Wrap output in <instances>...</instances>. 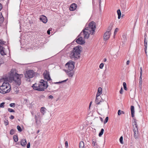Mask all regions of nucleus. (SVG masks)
<instances>
[{"instance_id":"obj_1","label":"nucleus","mask_w":148,"mask_h":148,"mask_svg":"<svg viewBox=\"0 0 148 148\" xmlns=\"http://www.w3.org/2000/svg\"><path fill=\"white\" fill-rule=\"evenodd\" d=\"M23 77L22 74L19 75L16 72H11L7 79L9 82H14L16 85L19 86L21 84V78Z\"/></svg>"},{"instance_id":"obj_2","label":"nucleus","mask_w":148,"mask_h":148,"mask_svg":"<svg viewBox=\"0 0 148 148\" xmlns=\"http://www.w3.org/2000/svg\"><path fill=\"white\" fill-rule=\"evenodd\" d=\"M131 111L132 117L133 118V130L134 132V136L136 139L137 138L138 136V130L136 120L134 118V107L133 106H131Z\"/></svg>"},{"instance_id":"obj_3","label":"nucleus","mask_w":148,"mask_h":148,"mask_svg":"<svg viewBox=\"0 0 148 148\" xmlns=\"http://www.w3.org/2000/svg\"><path fill=\"white\" fill-rule=\"evenodd\" d=\"M82 50V47L80 45L75 47L70 54L71 58L74 60H76L80 56V53Z\"/></svg>"},{"instance_id":"obj_4","label":"nucleus","mask_w":148,"mask_h":148,"mask_svg":"<svg viewBox=\"0 0 148 148\" xmlns=\"http://www.w3.org/2000/svg\"><path fill=\"white\" fill-rule=\"evenodd\" d=\"M47 82L41 79L38 84L35 83L33 85L32 87L36 90L42 91L44 90L47 87Z\"/></svg>"},{"instance_id":"obj_5","label":"nucleus","mask_w":148,"mask_h":148,"mask_svg":"<svg viewBox=\"0 0 148 148\" xmlns=\"http://www.w3.org/2000/svg\"><path fill=\"white\" fill-rule=\"evenodd\" d=\"M11 89L10 86L8 82H3L2 85L0 86V93L5 94L9 92Z\"/></svg>"},{"instance_id":"obj_6","label":"nucleus","mask_w":148,"mask_h":148,"mask_svg":"<svg viewBox=\"0 0 148 148\" xmlns=\"http://www.w3.org/2000/svg\"><path fill=\"white\" fill-rule=\"evenodd\" d=\"M95 28V23L93 21H92L89 23L88 27H87L85 28L86 30L90 31L91 34L93 35L94 33Z\"/></svg>"},{"instance_id":"obj_7","label":"nucleus","mask_w":148,"mask_h":148,"mask_svg":"<svg viewBox=\"0 0 148 148\" xmlns=\"http://www.w3.org/2000/svg\"><path fill=\"white\" fill-rule=\"evenodd\" d=\"M34 71L33 70H30L26 72L25 74V77L26 80L30 81V79L32 78L34 76Z\"/></svg>"},{"instance_id":"obj_8","label":"nucleus","mask_w":148,"mask_h":148,"mask_svg":"<svg viewBox=\"0 0 148 148\" xmlns=\"http://www.w3.org/2000/svg\"><path fill=\"white\" fill-rule=\"evenodd\" d=\"M90 34H91V33H90V31L86 30V29L85 28V29L83 30L82 32L80 33L79 36H82L84 39H87L89 38Z\"/></svg>"},{"instance_id":"obj_9","label":"nucleus","mask_w":148,"mask_h":148,"mask_svg":"<svg viewBox=\"0 0 148 148\" xmlns=\"http://www.w3.org/2000/svg\"><path fill=\"white\" fill-rule=\"evenodd\" d=\"M74 64L75 62L71 60L69 61L66 63L65 65V67L68 69L67 70H73L74 68Z\"/></svg>"},{"instance_id":"obj_10","label":"nucleus","mask_w":148,"mask_h":148,"mask_svg":"<svg viewBox=\"0 0 148 148\" xmlns=\"http://www.w3.org/2000/svg\"><path fill=\"white\" fill-rule=\"evenodd\" d=\"M80 37L77 38L76 40V42L78 44L82 45L84 44L85 42L84 40L82 38L83 36H80Z\"/></svg>"},{"instance_id":"obj_11","label":"nucleus","mask_w":148,"mask_h":148,"mask_svg":"<svg viewBox=\"0 0 148 148\" xmlns=\"http://www.w3.org/2000/svg\"><path fill=\"white\" fill-rule=\"evenodd\" d=\"M111 33L110 31L106 32L104 34L103 39L105 40H108L110 38Z\"/></svg>"},{"instance_id":"obj_12","label":"nucleus","mask_w":148,"mask_h":148,"mask_svg":"<svg viewBox=\"0 0 148 148\" xmlns=\"http://www.w3.org/2000/svg\"><path fill=\"white\" fill-rule=\"evenodd\" d=\"M142 68L140 67V82H139V87L140 90H142Z\"/></svg>"},{"instance_id":"obj_13","label":"nucleus","mask_w":148,"mask_h":148,"mask_svg":"<svg viewBox=\"0 0 148 148\" xmlns=\"http://www.w3.org/2000/svg\"><path fill=\"white\" fill-rule=\"evenodd\" d=\"M40 20L44 23H46L47 21V17L43 15H42L40 16Z\"/></svg>"},{"instance_id":"obj_14","label":"nucleus","mask_w":148,"mask_h":148,"mask_svg":"<svg viewBox=\"0 0 148 148\" xmlns=\"http://www.w3.org/2000/svg\"><path fill=\"white\" fill-rule=\"evenodd\" d=\"M43 75L44 78L45 79L47 80L48 81L51 80L49 73L46 72V73H44Z\"/></svg>"},{"instance_id":"obj_15","label":"nucleus","mask_w":148,"mask_h":148,"mask_svg":"<svg viewBox=\"0 0 148 148\" xmlns=\"http://www.w3.org/2000/svg\"><path fill=\"white\" fill-rule=\"evenodd\" d=\"M4 49L5 48L1 45H0V53L2 56L6 55V54L4 52Z\"/></svg>"},{"instance_id":"obj_16","label":"nucleus","mask_w":148,"mask_h":148,"mask_svg":"<svg viewBox=\"0 0 148 148\" xmlns=\"http://www.w3.org/2000/svg\"><path fill=\"white\" fill-rule=\"evenodd\" d=\"M67 74L69 77H72L74 74V72L73 70H66Z\"/></svg>"},{"instance_id":"obj_17","label":"nucleus","mask_w":148,"mask_h":148,"mask_svg":"<svg viewBox=\"0 0 148 148\" xmlns=\"http://www.w3.org/2000/svg\"><path fill=\"white\" fill-rule=\"evenodd\" d=\"M77 8V5L75 3H73L71 5L69 9L71 11H73L76 9Z\"/></svg>"},{"instance_id":"obj_18","label":"nucleus","mask_w":148,"mask_h":148,"mask_svg":"<svg viewBox=\"0 0 148 148\" xmlns=\"http://www.w3.org/2000/svg\"><path fill=\"white\" fill-rule=\"evenodd\" d=\"M21 145L24 147H25L27 144L26 140V139H22L21 140Z\"/></svg>"},{"instance_id":"obj_19","label":"nucleus","mask_w":148,"mask_h":148,"mask_svg":"<svg viewBox=\"0 0 148 148\" xmlns=\"http://www.w3.org/2000/svg\"><path fill=\"white\" fill-rule=\"evenodd\" d=\"M46 108L44 107H42L41 108L40 112L42 114L44 115L46 112Z\"/></svg>"},{"instance_id":"obj_20","label":"nucleus","mask_w":148,"mask_h":148,"mask_svg":"<svg viewBox=\"0 0 148 148\" xmlns=\"http://www.w3.org/2000/svg\"><path fill=\"white\" fill-rule=\"evenodd\" d=\"M92 145L93 147H97L98 146V144L97 143V141L95 139H93L92 141Z\"/></svg>"},{"instance_id":"obj_21","label":"nucleus","mask_w":148,"mask_h":148,"mask_svg":"<svg viewBox=\"0 0 148 148\" xmlns=\"http://www.w3.org/2000/svg\"><path fill=\"white\" fill-rule=\"evenodd\" d=\"M144 45L145 47L144 50L146 54L147 55V40H144Z\"/></svg>"},{"instance_id":"obj_22","label":"nucleus","mask_w":148,"mask_h":148,"mask_svg":"<svg viewBox=\"0 0 148 148\" xmlns=\"http://www.w3.org/2000/svg\"><path fill=\"white\" fill-rule=\"evenodd\" d=\"M117 12L118 15V18L119 19L121 18V12L120 10H118L117 11Z\"/></svg>"},{"instance_id":"obj_23","label":"nucleus","mask_w":148,"mask_h":148,"mask_svg":"<svg viewBox=\"0 0 148 148\" xmlns=\"http://www.w3.org/2000/svg\"><path fill=\"white\" fill-rule=\"evenodd\" d=\"M84 143L83 142L81 141L80 142L79 144V146L80 148H84Z\"/></svg>"},{"instance_id":"obj_24","label":"nucleus","mask_w":148,"mask_h":148,"mask_svg":"<svg viewBox=\"0 0 148 148\" xmlns=\"http://www.w3.org/2000/svg\"><path fill=\"white\" fill-rule=\"evenodd\" d=\"M13 139L15 142H17L18 140V138L17 136L16 135H14L13 136Z\"/></svg>"},{"instance_id":"obj_25","label":"nucleus","mask_w":148,"mask_h":148,"mask_svg":"<svg viewBox=\"0 0 148 148\" xmlns=\"http://www.w3.org/2000/svg\"><path fill=\"white\" fill-rule=\"evenodd\" d=\"M104 130L102 128L101 129L100 132L99 133V137L103 135L104 132Z\"/></svg>"},{"instance_id":"obj_26","label":"nucleus","mask_w":148,"mask_h":148,"mask_svg":"<svg viewBox=\"0 0 148 148\" xmlns=\"http://www.w3.org/2000/svg\"><path fill=\"white\" fill-rule=\"evenodd\" d=\"M122 114H124V112L122 111H121L120 110H119L118 112V115L119 116L120 115Z\"/></svg>"},{"instance_id":"obj_27","label":"nucleus","mask_w":148,"mask_h":148,"mask_svg":"<svg viewBox=\"0 0 148 148\" xmlns=\"http://www.w3.org/2000/svg\"><path fill=\"white\" fill-rule=\"evenodd\" d=\"M123 86L124 89L126 90H127V89L126 87V84L125 82H124L123 83Z\"/></svg>"},{"instance_id":"obj_28","label":"nucleus","mask_w":148,"mask_h":148,"mask_svg":"<svg viewBox=\"0 0 148 148\" xmlns=\"http://www.w3.org/2000/svg\"><path fill=\"white\" fill-rule=\"evenodd\" d=\"M102 89L101 87H99L98 89V90H97V92L101 93V94H102Z\"/></svg>"},{"instance_id":"obj_29","label":"nucleus","mask_w":148,"mask_h":148,"mask_svg":"<svg viewBox=\"0 0 148 148\" xmlns=\"http://www.w3.org/2000/svg\"><path fill=\"white\" fill-rule=\"evenodd\" d=\"M6 42L0 39V44L2 45H5Z\"/></svg>"},{"instance_id":"obj_30","label":"nucleus","mask_w":148,"mask_h":148,"mask_svg":"<svg viewBox=\"0 0 148 148\" xmlns=\"http://www.w3.org/2000/svg\"><path fill=\"white\" fill-rule=\"evenodd\" d=\"M15 132V130L13 129H12L10 131V134L11 135H13L14 133Z\"/></svg>"},{"instance_id":"obj_31","label":"nucleus","mask_w":148,"mask_h":148,"mask_svg":"<svg viewBox=\"0 0 148 148\" xmlns=\"http://www.w3.org/2000/svg\"><path fill=\"white\" fill-rule=\"evenodd\" d=\"M95 103L97 104H99L100 102V100H99L98 99V98H97V99H96V98L95 100Z\"/></svg>"},{"instance_id":"obj_32","label":"nucleus","mask_w":148,"mask_h":148,"mask_svg":"<svg viewBox=\"0 0 148 148\" xmlns=\"http://www.w3.org/2000/svg\"><path fill=\"white\" fill-rule=\"evenodd\" d=\"M8 111L10 112H15L14 110L10 108H8Z\"/></svg>"},{"instance_id":"obj_33","label":"nucleus","mask_w":148,"mask_h":148,"mask_svg":"<svg viewBox=\"0 0 148 148\" xmlns=\"http://www.w3.org/2000/svg\"><path fill=\"white\" fill-rule=\"evenodd\" d=\"M34 116L35 119L36 121V123H37L38 119H39V118H38V117L36 115H35Z\"/></svg>"},{"instance_id":"obj_34","label":"nucleus","mask_w":148,"mask_h":148,"mask_svg":"<svg viewBox=\"0 0 148 148\" xmlns=\"http://www.w3.org/2000/svg\"><path fill=\"white\" fill-rule=\"evenodd\" d=\"M123 137L122 136H121L120 138H119V141L120 142V143L122 144H123Z\"/></svg>"},{"instance_id":"obj_35","label":"nucleus","mask_w":148,"mask_h":148,"mask_svg":"<svg viewBox=\"0 0 148 148\" xmlns=\"http://www.w3.org/2000/svg\"><path fill=\"white\" fill-rule=\"evenodd\" d=\"M67 80H68V79H67L66 80L62 81H61V82H55V84H59V83H62L63 82H66V81Z\"/></svg>"},{"instance_id":"obj_36","label":"nucleus","mask_w":148,"mask_h":148,"mask_svg":"<svg viewBox=\"0 0 148 148\" xmlns=\"http://www.w3.org/2000/svg\"><path fill=\"white\" fill-rule=\"evenodd\" d=\"M3 16L2 14V13H0V20L1 21V22H2L3 21V18H2Z\"/></svg>"},{"instance_id":"obj_37","label":"nucleus","mask_w":148,"mask_h":148,"mask_svg":"<svg viewBox=\"0 0 148 148\" xmlns=\"http://www.w3.org/2000/svg\"><path fill=\"white\" fill-rule=\"evenodd\" d=\"M17 130L19 132H21L22 131L21 128L19 125L17 126Z\"/></svg>"},{"instance_id":"obj_38","label":"nucleus","mask_w":148,"mask_h":148,"mask_svg":"<svg viewBox=\"0 0 148 148\" xmlns=\"http://www.w3.org/2000/svg\"><path fill=\"white\" fill-rule=\"evenodd\" d=\"M4 123L6 126L8 125L9 124L8 121L7 120H5L4 121Z\"/></svg>"},{"instance_id":"obj_39","label":"nucleus","mask_w":148,"mask_h":148,"mask_svg":"<svg viewBox=\"0 0 148 148\" xmlns=\"http://www.w3.org/2000/svg\"><path fill=\"white\" fill-rule=\"evenodd\" d=\"M108 117H106L105 120V121H104V124H105L106 123L108 122Z\"/></svg>"},{"instance_id":"obj_40","label":"nucleus","mask_w":148,"mask_h":148,"mask_svg":"<svg viewBox=\"0 0 148 148\" xmlns=\"http://www.w3.org/2000/svg\"><path fill=\"white\" fill-rule=\"evenodd\" d=\"M5 103L4 102H3L1 103L0 104V108H4V104H5Z\"/></svg>"},{"instance_id":"obj_41","label":"nucleus","mask_w":148,"mask_h":148,"mask_svg":"<svg viewBox=\"0 0 148 148\" xmlns=\"http://www.w3.org/2000/svg\"><path fill=\"white\" fill-rule=\"evenodd\" d=\"M104 66V64L103 63H101L99 65V68L101 69H102Z\"/></svg>"},{"instance_id":"obj_42","label":"nucleus","mask_w":148,"mask_h":148,"mask_svg":"<svg viewBox=\"0 0 148 148\" xmlns=\"http://www.w3.org/2000/svg\"><path fill=\"white\" fill-rule=\"evenodd\" d=\"M119 29L118 28H116L114 30V35H115L116 33L118 31Z\"/></svg>"},{"instance_id":"obj_43","label":"nucleus","mask_w":148,"mask_h":148,"mask_svg":"<svg viewBox=\"0 0 148 148\" xmlns=\"http://www.w3.org/2000/svg\"><path fill=\"white\" fill-rule=\"evenodd\" d=\"M65 147H67L68 146V143L67 141L65 142Z\"/></svg>"},{"instance_id":"obj_44","label":"nucleus","mask_w":148,"mask_h":148,"mask_svg":"<svg viewBox=\"0 0 148 148\" xmlns=\"http://www.w3.org/2000/svg\"><path fill=\"white\" fill-rule=\"evenodd\" d=\"M14 106H15V103H11L10 104V106L11 107H14Z\"/></svg>"},{"instance_id":"obj_45","label":"nucleus","mask_w":148,"mask_h":148,"mask_svg":"<svg viewBox=\"0 0 148 148\" xmlns=\"http://www.w3.org/2000/svg\"><path fill=\"white\" fill-rule=\"evenodd\" d=\"M101 94V93H99L97 92V94L96 96V99H97V98L98 97H99Z\"/></svg>"},{"instance_id":"obj_46","label":"nucleus","mask_w":148,"mask_h":148,"mask_svg":"<svg viewBox=\"0 0 148 148\" xmlns=\"http://www.w3.org/2000/svg\"><path fill=\"white\" fill-rule=\"evenodd\" d=\"M112 29V26L111 25V26H110L108 28V30H109L108 31H110H110Z\"/></svg>"},{"instance_id":"obj_47","label":"nucleus","mask_w":148,"mask_h":148,"mask_svg":"<svg viewBox=\"0 0 148 148\" xmlns=\"http://www.w3.org/2000/svg\"><path fill=\"white\" fill-rule=\"evenodd\" d=\"M147 34L146 33H145V34L144 36V40H147Z\"/></svg>"},{"instance_id":"obj_48","label":"nucleus","mask_w":148,"mask_h":148,"mask_svg":"<svg viewBox=\"0 0 148 148\" xmlns=\"http://www.w3.org/2000/svg\"><path fill=\"white\" fill-rule=\"evenodd\" d=\"M30 147V143L29 142L27 144V148H29Z\"/></svg>"},{"instance_id":"obj_49","label":"nucleus","mask_w":148,"mask_h":148,"mask_svg":"<svg viewBox=\"0 0 148 148\" xmlns=\"http://www.w3.org/2000/svg\"><path fill=\"white\" fill-rule=\"evenodd\" d=\"M51 30V29H49L47 31V33L48 34H49V35L50 34Z\"/></svg>"},{"instance_id":"obj_50","label":"nucleus","mask_w":148,"mask_h":148,"mask_svg":"<svg viewBox=\"0 0 148 148\" xmlns=\"http://www.w3.org/2000/svg\"><path fill=\"white\" fill-rule=\"evenodd\" d=\"M48 98L49 99H52L53 98V96L50 95L49 96Z\"/></svg>"},{"instance_id":"obj_51","label":"nucleus","mask_w":148,"mask_h":148,"mask_svg":"<svg viewBox=\"0 0 148 148\" xmlns=\"http://www.w3.org/2000/svg\"><path fill=\"white\" fill-rule=\"evenodd\" d=\"M123 88L121 87V90L120 91V93L121 94H122L123 93Z\"/></svg>"},{"instance_id":"obj_52","label":"nucleus","mask_w":148,"mask_h":148,"mask_svg":"<svg viewBox=\"0 0 148 148\" xmlns=\"http://www.w3.org/2000/svg\"><path fill=\"white\" fill-rule=\"evenodd\" d=\"M38 117V118H40V113L38 112L37 113L36 115Z\"/></svg>"},{"instance_id":"obj_53","label":"nucleus","mask_w":148,"mask_h":148,"mask_svg":"<svg viewBox=\"0 0 148 148\" xmlns=\"http://www.w3.org/2000/svg\"><path fill=\"white\" fill-rule=\"evenodd\" d=\"M10 118L11 119H14V116H13V115H11L10 116Z\"/></svg>"},{"instance_id":"obj_54","label":"nucleus","mask_w":148,"mask_h":148,"mask_svg":"<svg viewBox=\"0 0 148 148\" xmlns=\"http://www.w3.org/2000/svg\"><path fill=\"white\" fill-rule=\"evenodd\" d=\"M2 4L1 3H0V11L2 9Z\"/></svg>"},{"instance_id":"obj_55","label":"nucleus","mask_w":148,"mask_h":148,"mask_svg":"<svg viewBox=\"0 0 148 148\" xmlns=\"http://www.w3.org/2000/svg\"><path fill=\"white\" fill-rule=\"evenodd\" d=\"M130 63V61L129 60H128L126 62V64L127 65H128Z\"/></svg>"},{"instance_id":"obj_56","label":"nucleus","mask_w":148,"mask_h":148,"mask_svg":"<svg viewBox=\"0 0 148 148\" xmlns=\"http://www.w3.org/2000/svg\"><path fill=\"white\" fill-rule=\"evenodd\" d=\"M106 60H107V59L106 58H104L103 60V61L104 62H106Z\"/></svg>"},{"instance_id":"obj_57","label":"nucleus","mask_w":148,"mask_h":148,"mask_svg":"<svg viewBox=\"0 0 148 148\" xmlns=\"http://www.w3.org/2000/svg\"><path fill=\"white\" fill-rule=\"evenodd\" d=\"M99 118H100V119L101 121L102 122L103 121V119H102V118L101 117H100Z\"/></svg>"},{"instance_id":"obj_58","label":"nucleus","mask_w":148,"mask_h":148,"mask_svg":"<svg viewBox=\"0 0 148 148\" xmlns=\"http://www.w3.org/2000/svg\"><path fill=\"white\" fill-rule=\"evenodd\" d=\"M99 4H100L101 3V0H99Z\"/></svg>"},{"instance_id":"obj_59","label":"nucleus","mask_w":148,"mask_h":148,"mask_svg":"<svg viewBox=\"0 0 148 148\" xmlns=\"http://www.w3.org/2000/svg\"><path fill=\"white\" fill-rule=\"evenodd\" d=\"M92 102L91 101L90 102V104H89V106L90 107V106H91V104H92Z\"/></svg>"},{"instance_id":"obj_60","label":"nucleus","mask_w":148,"mask_h":148,"mask_svg":"<svg viewBox=\"0 0 148 148\" xmlns=\"http://www.w3.org/2000/svg\"><path fill=\"white\" fill-rule=\"evenodd\" d=\"M41 97H42V98H43L44 97H45V96H43V95H42V96H41Z\"/></svg>"},{"instance_id":"obj_61","label":"nucleus","mask_w":148,"mask_h":148,"mask_svg":"<svg viewBox=\"0 0 148 148\" xmlns=\"http://www.w3.org/2000/svg\"><path fill=\"white\" fill-rule=\"evenodd\" d=\"M31 114H32V115L33 116L34 115V113L33 112H31Z\"/></svg>"},{"instance_id":"obj_62","label":"nucleus","mask_w":148,"mask_h":148,"mask_svg":"<svg viewBox=\"0 0 148 148\" xmlns=\"http://www.w3.org/2000/svg\"><path fill=\"white\" fill-rule=\"evenodd\" d=\"M114 56H116V57H117V55H114Z\"/></svg>"},{"instance_id":"obj_63","label":"nucleus","mask_w":148,"mask_h":148,"mask_svg":"<svg viewBox=\"0 0 148 148\" xmlns=\"http://www.w3.org/2000/svg\"><path fill=\"white\" fill-rule=\"evenodd\" d=\"M39 132V131H37V133H38V132Z\"/></svg>"}]
</instances>
